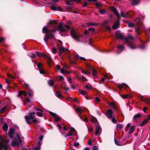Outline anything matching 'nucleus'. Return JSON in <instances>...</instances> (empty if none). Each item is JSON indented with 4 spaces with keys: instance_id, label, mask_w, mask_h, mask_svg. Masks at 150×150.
Listing matches in <instances>:
<instances>
[{
    "instance_id": "62",
    "label": "nucleus",
    "mask_w": 150,
    "mask_h": 150,
    "mask_svg": "<svg viewBox=\"0 0 150 150\" xmlns=\"http://www.w3.org/2000/svg\"><path fill=\"white\" fill-rule=\"evenodd\" d=\"M37 67L38 68H40L42 67V64L41 63H39L37 65Z\"/></svg>"
},
{
    "instance_id": "59",
    "label": "nucleus",
    "mask_w": 150,
    "mask_h": 150,
    "mask_svg": "<svg viewBox=\"0 0 150 150\" xmlns=\"http://www.w3.org/2000/svg\"><path fill=\"white\" fill-rule=\"evenodd\" d=\"M81 72L82 73H83L84 74H86L88 75V73L87 71H86L85 70H83V69H81Z\"/></svg>"
},
{
    "instance_id": "44",
    "label": "nucleus",
    "mask_w": 150,
    "mask_h": 150,
    "mask_svg": "<svg viewBox=\"0 0 150 150\" xmlns=\"http://www.w3.org/2000/svg\"><path fill=\"white\" fill-rule=\"evenodd\" d=\"M85 88L88 90H90L92 88V86L91 85L89 84V85H86Z\"/></svg>"
},
{
    "instance_id": "9",
    "label": "nucleus",
    "mask_w": 150,
    "mask_h": 150,
    "mask_svg": "<svg viewBox=\"0 0 150 150\" xmlns=\"http://www.w3.org/2000/svg\"><path fill=\"white\" fill-rule=\"evenodd\" d=\"M115 36L118 39H121L122 40L125 39L124 35H122L121 33L119 30H118L115 32Z\"/></svg>"
},
{
    "instance_id": "5",
    "label": "nucleus",
    "mask_w": 150,
    "mask_h": 150,
    "mask_svg": "<svg viewBox=\"0 0 150 150\" xmlns=\"http://www.w3.org/2000/svg\"><path fill=\"white\" fill-rule=\"evenodd\" d=\"M70 35H71L73 38L76 41L78 42H80L79 38L81 36V35L77 34L76 31L74 29H72L70 31Z\"/></svg>"
},
{
    "instance_id": "39",
    "label": "nucleus",
    "mask_w": 150,
    "mask_h": 150,
    "mask_svg": "<svg viewBox=\"0 0 150 150\" xmlns=\"http://www.w3.org/2000/svg\"><path fill=\"white\" fill-rule=\"evenodd\" d=\"M130 127V123H128L126 127L125 128V130L127 131L128 130L129 127Z\"/></svg>"
},
{
    "instance_id": "16",
    "label": "nucleus",
    "mask_w": 150,
    "mask_h": 150,
    "mask_svg": "<svg viewBox=\"0 0 150 150\" xmlns=\"http://www.w3.org/2000/svg\"><path fill=\"white\" fill-rule=\"evenodd\" d=\"M96 131L95 132V134L97 136L99 135L100 134L98 133V131L99 130L100 128V126L99 124L97 125H96Z\"/></svg>"
},
{
    "instance_id": "1",
    "label": "nucleus",
    "mask_w": 150,
    "mask_h": 150,
    "mask_svg": "<svg viewBox=\"0 0 150 150\" xmlns=\"http://www.w3.org/2000/svg\"><path fill=\"white\" fill-rule=\"evenodd\" d=\"M0 149L2 150L3 148L5 150H8L7 147L9 146L8 144L9 142V139H5L2 136L0 137Z\"/></svg>"
},
{
    "instance_id": "32",
    "label": "nucleus",
    "mask_w": 150,
    "mask_h": 150,
    "mask_svg": "<svg viewBox=\"0 0 150 150\" xmlns=\"http://www.w3.org/2000/svg\"><path fill=\"white\" fill-rule=\"evenodd\" d=\"M48 83L50 86H52L54 84V82L52 80H49L48 81Z\"/></svg>"
},
{
    "instance_id": "12",
    "label": "nucleus",
    "mask_w": 150,
    "mask_h": 150,
    "mask_svg": "<svg viewBox=\"0 0 150 150\" xmlns=\"http://www.w3.org/2000/svg\"><path fill=\"white\" fill-rule=\"evenodd\" d=\"M132 2L133 5H137L140 3V0H129Z\"/></svg>"
},
{
    "instance_id": "4",
    "label": "nucleus",
    "mask_w": 150,
    "mask_h": 150,
    "mask_svg": "<svg viewBox=\"0 0 150 150\" xmlns=\"http://www.w3.org/2000/svg\"><path fill=\"white\" fill-rule=\"evenodd\" d=\"M36 53L37 56L39 57H43L45 59H46L48 63L50 65L52 62V60L51 57H50L46 55L43 54L41 52H36Z\"/></svg>"
},
{
    "instance_id": "34",
    "label": "nucleus",
    "mask_w": 150,
    "mask_h": 150,
    "mask_svg": "<svg viewBox=\"0 0 150 150\" xmlns=\"http://www.w3.org/2000/svg\"><path fill=\"white\" fill-rule=\"evenodd\" d=\"M68 133L67 134L66 136H65V137H66L67 136L70 137V136H72L73 135L72 134V130H69L68 132Z\"/></svg>"
},
{
    "instance_id": "49",
    "label": "nucleus",
    "mask_w": 150,
    "mask_h": 150,
    "mask_svg": "<svg viewBox=\"0 0 150 150\" xmlns=\"http://www.w3.org/2000/svg\"><path fill=\"white\" fill-rule=\"evenodd\" d=\"M51 9L52 10L54 11H57V8L54 6H52L51 7Z\"/></svg>"
},
{
    "instance_id": "2",
    "label": "nucleus",
    "mask_w": 150,
    "mask_h": 150,
    "mask_svg": "<svg viewBox=\"0 0 150 150\" xmlns=\"http://www.w3.org/2000/svg\"><path fill=\"white\" fill-rule=\"evenodd\" d=\"M16 136L18 138V139L16 140V138H15V141H12L11 143V145L13 147H15L16 145L19 146L22 143V141L21 138L20 134L17 133L16 134Z\"/></svg>"
},
{
    "instance_id": "52",
    "label": "nucleus",
    "mask_w": 150,
    "mask_h": 150,
    "mask_svg": "<svg viewBox=\"0 0 150 150\" xmlns=\"http://www.w3.org/2000/svg\"><path fill=\"white\" fill-rule=\"evenodd\" d=\"M119 94H120V96L122 98L124 99L127 98V97L128 95L126 94V95H120V93H119Z\"/></svg>"
},
{
    "instance_id": "18",
    "label": "nucleus",
    "mask_w": 150,
    "mask_h": 150,
    "mask_svg": "<svg viewBox=\"0 0 150 150\" xmlns=\"http://www.w3.org/2000/svg\"><path fill=\"white\" fill-rule=\"evenodd\" d=\"M141 100L142 101H145L148 103L150 104V98L148 97L144 99H143V97L142 96Z\"/></svg>"
},
{
    "instance_id": "42",
    "label": "nucleus",
    "mask_w": 150,
    "mask_h": 150,
    "mask_svg": "<svg viewBox=\"0 0 150 150\" xmlns=\"http://www.w3.org/2000/svg\"><path fill=\"white\" fill-rule=\"evenodd\" d=\"M49 113L52 116L54 117H56V116H57V114H55L54 112H53L51 111H50Z\"/></svg>"
},
{
    "instance_id": "24",
    "label": "nucleus",
    "mask_w": 150,
    "mask_h": 150,
    "mask_svg": "<svg viewBox=\"0 0 150 150\" xmlns=\"http://www.w3.org/2000/svg\"><path fill=\"white\" fill-rule=\"evenodd\" d=\"M141 42L143 44L139 45V48L141 49H144L146 48V46L144 44L145 42H143L142 41H141Z\"/></svg>"
},
{
    "instance_id": "43",
    "label": "nucleus",
    "mask_w": 150,
    "mask_h": 150,
    "mask_svg": "<svg viewBox=\"0 0 150 150\" xmlns=\"http://www.w3.org/2000/svg\"><path fill=\"white\" fill-rule=\"evenodd\" d=\"M87 25L88 26H89L90 25L94 26V25H98V24L97 23H88Z\"/></svg>"
},
{
    "instance_id": "27",
    "label": "nucleus",
    "mask_w": 150,
    "mask_h": 150,
    "mask_svg": "<svg viewBox=\"0 0 150 150\" xmlns=\"http://www.w3.org/2000/svg\"><path fill=\"white\" fill-rule=\"evenodd\" d=\"M48 39H50V37H49L47 34H45V37L44 38V40L47 44V41Z\"/></svg>"
},
{
    "instance_id": "45",
    "label": "nucleus",
    "mask_w": 150,
    "mask_h": 150,
    "mask_svg": "<svg viewBox=\"0 0 150 150\" xmlns=\"http://www.w3.org/2000/svg\"><path fill=\"white\" fill-rule=\"evenodd\" d=\"M113 123H116L117 122V120L114 117H112L111 119Z\"/></svg>"
},
{
    "instance_id": "47",
    "label": "nucleus",
    "mask_w": 150,
    "mask_h": 150,
    "mask_svg": "<svg viewBox=\"0 0 150 150\" xmlns=\"http://www.w3.org/2000/svg\"><path fill=\"white\" fill-rule=\"evenodd\" d=\"M39 71L40 73L41 74H44L45 73V71L42 68L40 69Z\"/></svg>"
},
{
    "instance_id": "56",
    "label": "nucleus",
    "mask_w": 150,
    "mask_h": 150,
    "mask_svg": "<svg viewBox=\"0 0 150 150\" xmlns=\"http://www.w3.org/2000/svg\"><path fill=\"white\" fill-rule=\"evenodd\" d=\"M82 6L83 7H86L87 6V2L86 1L83 4L82 3Z\"/></svg>"
},
{
    "instance_id": "29",
    "label": "nucleus",
    "mask_w": 150,
    "mask_h": 150,
    "mask_svg": "<svg viewBox=\"0 0 150 150\" xmlns=\"http://www.w3.org/2000/svg\"><path fill=\"white\" fill-rule=\"evenodd\" d=\"M148 122V121L147 120L145 119L142 122V123L140 124V126H143Z\"/></svg>"
},
{
    "instance_id": "17",
    "label": "nucleus",
    "mask_w": 150,
    "mask_h": 150,
    "mask_svg": "<svg viewBox=\"0 0 150 150\" xmlns=\"http://www.w3.org/2000/svg\"><path fill=\"white\" fill-rule=\"evenodd\" d=\"M135 129V127L134 126H132L131 127H130V129H129L128 133L129 134H130L132 133L134 131Z\"/></svg>"
},
{
    "instance_id": "23",
    "label": "nucleus",
    "mask_w": 150,
    "mask_h": 150,
    "mask_svg": "<svg viewBox=\"0 0 150 150\" xmlns=\"http://www.w3.org/2000/svg\"><path fill=\"white\" fill-rule=\"evenodd\" d=\"M112 10L115 13L116 15L117 16H118L119 15V13L118 12L116 8L114 6L112 7Z\"/></svg>"
},
{
    "instance_id": "22",
    "label": "nucleus",
    "mask_w": 150,
    "mask_h": 150,
    "mask_svg": "<svg viewBox=\"0 0 150 150\" xmlns=\"http://www.w3.org/2000/svg\"><path fill=\"white\" fill-rule=\"evenodd\" d=\"M133 39V37L132 36L129 35L127 36V38H125V40L126 42H128V40H132Z\"/></svg>"
},
{
    "instance_id": "36",
    "label": "nucleus",
    "mask_w": 150,
    "mask_h": 150,
    "mask_svg": "<svg viewBox=\"0 0 150 150\" xmlns=\"http://www.w3.org/2000/svg\"><path fill=\"white\" fill-rule=\"evenodd\" d=\"M79 92L82 95H87V94L86 92L85 91L83 90H80Z\"/></svg>"
},
{
    "instance_id": "8",
    "label": "nucleus",
    "mask_w": 150,
    "mask_h": 150,
    "mask_svg": "<svg viewBox=\"0 0 150 150\" xmlns=\"http://www.w3.org/2000/svg\"><path fill=\"white\" fill-rule=\"evenodd\" d=\"M134 24L139 27L141 26L143 24L142 23L141 21V19L140 18H136L134 21Z\"/></svg>"
},
{
    "instance_id": "3",
    "label": "nucleus",
    "mask_w": 150,
    "mask_h": 150,
    "mask_svg": "<svg viewBox=\"0 0 150 150\" xmlns=\"http://www.w3.org/2000/svg\"><path fill=\"white\" fill-rule=\"evenodd\" d=\"M63 24L62 22H60L58 25L57 27H53L54 29L52 28L50 30V33H55L57 30H59L61 32L63 33L66 32V30L63 27Z\"/></svg>"
},
{
    "instance_id": "48",
    "label": "nucleus",
    "mask_w": 150,
    "mask_h": 150,
    "mask_svg": "<svg viewBox=\"0 0 150 150\" xmlns=\"http://www.w3.org/2000/svg\"><path fill=\"white\" fill-rule=\"evenodd\" d=\"M23 91H21L18 92V97H19L22 95L23 93Z\"/></svg>"
},
{
    "instance_id": "57",
    "label": "nucleus",
    "mask_w": 150,
    "mask_h": 150,
    "mask_svg": "<svg viewBox=\"0 0 150 150\" xmlns=\"http://www.w3.org/2000/svg\"><path fill=\"white\" fill-rule=\"evenodd\" d=\"M37 115L39 117H42L43 116V113L41 112H38L37 113Z\"/></svg>"
},
{
    "instance_id": "26",
    "label": "nucleus",
    "mask_w": 150,
    "mask_h": 150,
    "mask_svg": "<svg viewBox=\"0 0 150 150\" xmlns=\"http://www.w3.org/2000/svg\"><path fill=\"white\" fill-rule=\"evenodd\" d=\"M114 142L115 143L116 145L119 146H121L122 145V144H121V142L120 141H117L115 138H114Z\"/></svg>"
},
{
    "instance_id": "46",
    "label": "nucleus",
    "mask_w": 150,
    "mask_h": 150,
    "mask_svg": "<svg viewBox=\"0 0 150 150\" xmlns=\"http://www.w3.org/2000/svg\"><path fill=\"white\" fill-rule=\"evenodd\" d=\"M117 48L120 50H122L124 48V46L123 45H119L117 46Z\"/></svg>"
},
{
    "instance_id": "20",
    "label": "nucleus",
    "mask_w": 150,
    "mask_h": 150,
    "mask_svg": "<svg viewBox=\"0 0 150 150\" xmlns=\"http://www.w3.org/2000/svg\"><path fill=\"white\" fill-rule=\"evenodd\" d=\"M91 120L92 122L94 123L96 125H97L99 124L97 119L94 117H93L92 119H91Z\"/></svg>"
},
{
    "instance_id": "40",
    "label": "nucleus",
    "mask_w": 150,
    "mask_h": 150,
    "mask_svg": "<svg viewBox=\"0 0 150 150\" xmlns=\"http://www.w3.org/2000/svg\"><path fill=\"white\" fill-rule=\"evenodd\" d=\"M72 7L68 6H66L65 7V8L67 10V11H70V10L72 9Z\"/></svg>"
},
{
    "instance_id": "7",
    "label": "nucleus",
    "mask_w": 150,
    "mask_h": 150,
    "mask_svg": "<svg viewBox=\"0 0 150 150\" xmlns=\"http://www.w3.org/2000/svg\"><path fill=\"white\" fill-rule=\"evenodd\" d=\"M113 112L111 109H108L107 110L106 112H105V115L109 119H110L112 117Z\"/></svg>"
},
{
    "instance_id": "58",
    "label": "nucleus",
    "mask_w": 150,
    "mask_h": 150,
    "mask_svg": "<svg viewBox=\"0 0 150 150\" xmlns=\"http://www.w3.org/2000/svg\"><path fill=\"white\" fill-rule=\"evenodd\" d=\"M112 108L113 109L115 110V111H117L118 110V108L115 105H113Z\"/></svg>"
},
{
    "instance_id": "13",
    "label": "nucleus",
    "mask_w": 150,
    "mask_h": 150,
    "mask_svg": "<svg viewBox=\"0 0 150 150\" xmlns=\"http://www.w3.org/2000/svg\"><path fill=\"white\" fill-rule=\"evenodd\" d=\"M50 26L52 27H54L55 25L57 24V20H54L51 21L50 22Z\"/></svg>"
},
{
    "instance_id": "54",
    "label": "nucleus",
    "mask_w": 150,
    "mask_h": 150,
    "mask_svg": "<svg viewBox=\"0 0 150 150\" xmlns=\"http://www.w3.org/2000/svg\"><path fill=\"white\" fill-rule=\"evenodd\" d=\"M7 76L8 78L11 79H15L14 76H12L11 74H8Z\"/></svg>"
},
{
    "instance_id": "14",
    "label": "nucleus",
    "mask_w": 150,
    "mask_h": 150,
    "mask_svg": "<svg viewBox=\"0 0 150 150\" xmlns=\"http://www.w3.org/2000/svg\"><path fill=\"white\" fill-rule=\"evenodd\" d=\"M2 129L5 132H6L7 131L8 129V126L7 123H5L4 124L3 126L2 127Z\"/></svg>"
},
{
    "instance_id": "19",
    "label": "nucleus",
    "mask_w": 150,
    "mask_h": 150,
    "mask_svg": "<svg viewBox=\"0 0 150 150\" xmlns=\"http://www.w3.org/2000/svg\"><path fill=\"white\" fill-rule=\"evenodd\" d=\"M141 116V115L139 113L137 114L134 116L133 118V120L136 121V119L140 117Z\"/></svg>"
},
{
    "instance_id": "6",
    "label": "nucleus",
    "mask_w": 150,
    "mask_h": 150,
    "mask_svg": "<svg viewBox=\"0 0 150 150\" xmlns=\"http://www.w3.org/2000/svg\"><path fill=\"white\" fill-rule=\"evenodd\" d=\"M35 112H33L30 113V115L29 116H25V118L27 124H31V122L30 121V119L33 120V119H35L36 118L35 116H33L34 115H35Z\"/></svg>"
},
{
    "instance_id": "63",
    "label": "nucleus",
    "mask_w": 150,
    "mask_h": 150,
    "mask_svg": "<svg viewBox=\"0 0 150 150\" xmlns=\"http://www.w3.org/2000/svg\"><path fill=\"white\" fill-rule=\"evenodd\" d=\"M117 86L118 87H119V89L120 90H121V89L123 87V85L120 84H118Z\"/></svg>"
},
{
    "instance_id": "60",
    "label": "nucleus",
    "mask_w": 150,
    "mask_h": 150,
    "mask_svg": "<svg viewBox=\"0 0 150 150\" xmlns=\"http://www.w3.org/2000/svg\"><path fill=\"white\" fill-rule=\"evenodd\" d=\"M96 5L97 8H98V7H101L102 6V4H100V3H98V2H97L96 4Z\"/></svg>"
},
{
    "instance_id": "21",
    "label": "nucleus",
    "mask_w": 150,
    "mask_h": 150,
    "mask_svg": "<svg viewBox=\"0 0 150 150\" xmlns=\"http://www.w3.org/2000/svg\"><path fill=\"white\" fill-rule=\"evenodd\" d=\"M75 110L79 116H80V115L81 114L82 112V109L80 108H78L76 109Z\"/></svg>"
},
{
    "instance_id": "37",
    "label": "nucleus",
    "mask_w": 150,
    "mask_h": 150,
    "mask_svg": "<svg viewBox=\"0 0 150 150\" xmlns=\"http://www.w3.org/2000/svg\"><path fill=\"white\" fill-rule=\"evenodd\" d=\"M123 127V125L121 124H119L117 125V128L118 129H121Z\"/></svg>"
},
{
    "instance_id": "11",
    "label": "nucleus",
    "mask_w": 150,
    "mask_h": 150,
    "mask_svg": "<svg viewBox=\"0 0 150 150\" xmlns=\"http://www.w3.org/2000/svg\"><path fill=\"white\" fill-rule=\"evenodd\" d=\"M119 20H117L113 25L112 27L114 29H117L118 28V26L120 25Z\"/></svg>"
},
{
    "instance_id": "33",
    "label": "nucleus",
    "mask_w": 150,
    "mask_h": 150,
    "mask_svg": "<svg viewBox=\"0 0 150 150\" xmlns=\"http://www.w3.org/2000/svg\"><path fill=\"white\" fill-rule=\"evenodd\" d=\"M28 95L30 97H32L33 95V92L32 90H29L28 92Z\"/></svg>"
},
{
    "instance_id": "28",
    "label": "nucleus",
    "mask_w": 150,
    "mask_h": 150,
    "mask_svg": "<svg viewBox=\"0 0 150 150\" xmlns=\"http://www.w3.org/2000/svg\"><path fill=\"white\" fill-rule=\"evenodd\" d=\"M55 95L56 96V97H57L59 98H62V95L59 93V92L58 91H56L55 92Z\"/></svg>"
},
{
    "instance_id": "53",
    "label": "nucleus",
    "mask_w": 150,
    "mask_h": 150,
    "mask_svg": "<svg viewBox=\"0 0 150 150\" xmlns=\"http://www.w3.org/2000/svg\"><path fill=\"white\" fill-rule=\"evenodd\" d=\"M93 71V73L92 74L94 76H96V74L97 73V71L93 69H91Z\"/></svg>"
},
{
    "instance_id": "41",
    "label": "nucleus",
    "mask_w": 150,
    "mask_h": 150,
    "mask_svg": "<svg viewBox=\"0 0 150 150\" xmlns=\"http://www.w3.org/2000/svg\"><path fill=\"white\" fill-rule=\"evenodd\" d=\"M127 24H128V26L129 27L132 28L134 26V24L132 23L127 22Z\"/></svg>"
},
{
    "instance_id": "30",
    "label": "nucleus",
    "mask_w": 150,
    "mask_h": 150,
    "mask_svg": "<svg viewBox=\"0 0 150 150\" xmlns=\"http://www.w3.org/2000/svg\"><path fill=\"white\" fill-rule=\"evenodd\" d=\"M47 35L49 37H50V39L51 38H52L53 39H54V35L52 33L50 32L48 33L47 34Z\"/></svg>"
},
{
    "instance_id": "10",
    "label": "nucleus",
    "mask_w": 150,
    "mask_h": 150,
    "mask_svg": "<svg viewBox=\"0 0 150 150\" xmlns=\"http://www.w3.org/2000/svg\"><path fill=\"white\" fill-rule=\"evenodd\" d=\"M15 130L13 128L9 129L8 132V134L10 138H13V134L15 133Z\"/></svg>"
},
{
    "instance_id": "31",
    "label": "nucleus",
    "mask_w": 150,
    "mask_h": 150,
    "mask_svg": "<svg viewBox=\"0 0 150 150\" xmlns=\"http://www.w3.org/2000/svg\"><path fill=\"white\" fill-rule=\"evenodd\" d=\"M81 77H80L79 79L81 80L82 81H83L84 82L85 81H88L87 79H86V78L84 76H83L81 75Z\"/></svg>"
},
{
    "instance_id": "51",
    "label": "nucleus",
    "mask_w": 150,
    "mask_h": 150,
    "mask_svg": "<svg viewBox=\"0 0 150 150\" xmlns=\"http://www.w3.org/2000/svg\"><path fill=\"white\" fill-rule=\"evenodd\" d=\"M135 31L137 34L138 35H139L141 34V32L140 31L139 28H138L136 29Z\"/></svg>"
},
{
    "instance_id": "64",
    "label": "nucleus",
    "mask_w": 150,
    "mask_h": 150,
    "mask_svg": "<svg viewBox=\"0 0 150 150\" xmlns=\"http://www.w3.org/2000/svg\"><path fill=\"white\" fill-rule=\"evenodd\" d=\"M56 69L58 71L60 70L61 69L60 68V66L59 64H57L56 65Z\"/></svg>"
},
{
    "instance_id": "50",
    "label": "nucleus",
    "mask_w": 150,
    "mask_h": 150,
    "mask_svg": "<svg viewBox=\"0 0 150 150\" xmlns=\"http://www.w3.org/2000/svg\"><path fill=\"white\" fill-rule=\"evenodd\" d=\"M52 52L53 53L55 54L57 53V49L54 47H53L52 49Z\"/></svg>"
},
{
    "instance_id": "35",
    "label": "nucleus",
    "mask_w": 150,
    "mask_h": 150,
    "mask_svg": "<svg viewBox=\"0 0 150 150\" xmlns=\"http://www.w3.org/2000/svg\"><path fill=\"white\" fill-rule=\"evenodd\" d=\"M86 67L88 70H89L91 69H93L92 67L90 66L89 64H86Z\"/></svg>"
},
{
    "instance_id": "15",
    "label": "nucleus",
    "mask_w": 150,
    "mask_h": 150,
    "mask_svg": "<svg viewBox=\"0 0 150 150\" xmlns=\"http://www.w3.org/2000/svg\"><path fill=\"white\" fill-rule=\"evenodd\" d=\"M42 32L44 33L47 34L50 32V30L46 28V26H44L42 28Z\"/></svg>"
},
{
    "instance_id": "61",
    "label": "nucleus",
    "mask_w": 150,
    "mask_h": 150,
    "mask_svg": "<svg viewBox=\"0 0 150 150\" xmlns=\"http://www.w3.org/2000/svg\"><path fill=\"white\" fill-rule=\"evenodd\" d=\"M6 108V106H4L3 108H2L1 110V112H3L5 110Z\"/></svg>"
},
{
    "instance_id": "38",
    "label": "nucleus",
    "mask_w": 150,
    "mask_h": 150,
    "mask_svg": "<svg viewBox=\"0 0 150 150\" xmlns=\"http://www.w3.org/2000/svg\"><path fill=\"white\" fill-rule=\"evenodd\" d=\"M55 121L56 122H58L60 120V117L58 115L56 116L55 117Z\"/></svg>"
},
{
    "instance_id": "55",
    "label": "nucleus",
    "mask_w": 150,
    "mask_h": 150,
    "mask_svg": "<svg viewBox=\"0 0 150 150\" xmlns=\"http://www.w3.org/2000/svg\"><path fill=\"white\" fill-rule=\"evenodd\" d=\"M120 16L122 17L125 18V16L124 14V12L123 11H121L120 13Z\"/></svg>"
},
{
    "instance_id": "25",
    "label": "nucleus",
    "mask_w": 150,
    "mask_h": 150,
    "mask_svg": "<svg viewBox=\"0 0 150 150\" xmlns=\"http://www.w3.org/2000/svg\"><path fill=\"white\" fill-rule=\"evenodd\" d=\"M59 51V52H64L65 51H67V49L63 47H58Z\"/></svg>"
}]
</instances>
